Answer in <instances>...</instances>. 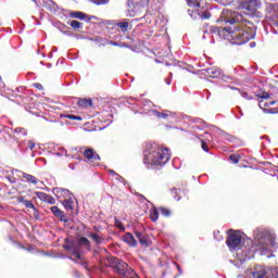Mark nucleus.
<instances>
[{"mask_svg":"<svg viewBox=\"0 0 278 278\" xmlns=\"http://www.w3.org/2000/svg\"><path fill=\"white\" fill-rule=\"evenodd\" d=\"M177 194H186V191H184V190H178Z\"/></svg>","mask_w":278,"mask_h":278,"instance_id":"obj_44","label":"nucleus"},{"mask_svg":"<svg viewBox=\"0 0 278 278\" xmlns=\"http://www.w3.org/2000/svg\"><path fill=\"white\" fill-rule=\"evenodd\" d=\"M109 173H111V175H116V172H114V169H110Z\"/></svg>","mask_w":278,"mask_h":278,"instance_id":"obj_45","label":"nucleus"},{"mask_svg":"<svg viewBox=\"0 0 278 278\" xmlns=\"http://www.w3.org/2000/svg\"><path fill=\"white\" fill-rule=\"evenodd\" d=\"M70 25L73 29H80V27H81V23L79 21H75V20L72 21Z\"/></svg>","mask_w":278,"mask_h":278,"instance_id":"obj_30","label":"nucleus"},{"mask_svg":"<svg viewBox=\"0 0 278 278\" xmlns=\"http://www.w3.org/2000/svg\"><path fill=\"white\" fill-rule=\"evenodd\" d=\"M257 247L261 251H263V253L268 252L270 247H275V237L270 235V232L265 231L261 237Z\"/></svg>","mask_w":278,"mask_h":278,"instance_id":"obj_4","label":"nucleus"},{"mask_svg":"<svg viewBox=\"0 0 278 278\" xmlns=\"http://www.w3.org/2000/svg\"><path fill=\"white\" fill-rule=\"evenodd\" d=\"M127 14L130 16V18H134L136 16V8H138V0H127Z\"/></svg>","mask_w":278,"mask_h":278,"instance_id":"obj_10","label":"nucleus"},{"mask_svg":"<svg viewBox=\"0 0 278 278\" xmlns=\"http://www.w3.org/2000/svg\"><path fill=\"white\" fill-rule=\"evenodd\" d=\"M202 3H203V1H206V0H200Z\"/></svg>","mask_w":278,"mask_h":278,"instance_id":"obj_51","label":"nucleus"},{"mask_svg":"<svg viewBox=\"0 0 278 278\" xmlns=\"http://www.w3.org/2000/svg\"><path fill=\"white\" fill-rule=\"evenodd\" d=\"M181 199V197H178V201Z\"/></svg>","mask_w":278,"mask_h":278,"instance_id":"obj_52","label":"nucleus"},{"mask_svg":"<svg viewBox=\"0 0 278 278\" xmlns=\"http://www.w3.org/2000/svg\"><path fill=\"white\" fill-rule=\"evenodd\" d=\"M251 47H255V42H252V43H251Z\"/></svg>","mask_w":278,"mask_h":278,"instance_id":"obj_49","label":"nucleus"},{"mask_svg":"<svg viewBox=\"0 0 278 278\" xmlns=\"http://www.w3.org/2000/svg\"><path fill=\"white\" fill-rule=\"evenodd\" d=\"M70 260H72V262H75L76 264H79V262H77V261L74 260L73 257H70Z\"/></svg>","mask_w":278,"mask_h":278,"instance_id":"obj_47","label":"nucleus"},{"mask_svg":"<svg viewBox=\"0 0 278 278\" xmlns=\"http://www.w3.org/2000/svg\"><path fill=\"white\" fill-rule=\"evenodd\" d=\"M156 116H157V118H168V115H167V114H165V113H160V112L156 113Z\"/></svg>","mask_w":278,"mask_h":278,"instance_id":"obj_37","label":"nucleus"},{"mask_svg":"<svg viewBox=\"0 0 278 278\" xmlns=\"http://www.w3.org/2000/svg\"><path fill=\"white\" fill-rule=\"evenodd\" d=\"M253 278H278L277 269H268L266 270L264 266L257 265L254 267V271L252 273Z\"/></svg>","mask_w":278,"mask_h":278,"instance_id":"obj_5","label":"nucleus"},{"mask_svg":"<svg viewBox=\"0 0 278 278\" xmlns=\"http://www.w3.org/2000/svg\"><path fill=\"white\" fill-rule=\"evenodd\" d=\"M80 264H81V266H84L85 268H88V263H87V262H81Z\"/></svg>","mask_w":278,"mask_h":278,"instance_id":"obj_43","label":"nucleus"},{"mask_svg":"<svg viewBox=\"0 0 278 278\" xmlns=\"http://www.w3.org/2000/svg\"><path fill=\"white\" fill-rule=\"evenodd\" d=\"M264 112H267L268 114H277V112L273 111V109L270 110H266V109H263Z\"/></svg>","mask_w":278,"mask_h":278,"instance_id":"obj_41","label":"nucleus"},{"mask_svg":"<svg viewBox=\"0 0 278 278\" xmlns=\"http://www.w3.org/2000/svg\"><path fill=\"white\" fill-rule=\"evenodd\" d=\"M206 75L212 79H216V77H220V68L214 66L206 70Z\"/></svg>","mask_w":278,"mask_h":278,"instance_id":"obj_15","label":"nucleus"},{"mask_svg":"<svg viewBox=\"0 0 278 278\" xmlns=\"http://www.w3.org/2000/svg\"><path fill=\"white\" fill-rule=\"evenodd\" d=\"M15 134H21L22 136H27V130L22 127H17L14 129Z\"/></svg>","mask_w":278,"mask_h":278,"instance_id":"obj_32","label":"nucleus"},{"mask_svg":"<svg viewBox=\"0 0 278 278\" xmlns=\"http://www.w3.org/2000/svg\"><path fill=\"white\" fill-rule=\"evenodd\" d=\"M243 99H248V101H251V99H253V97L249 96V93L244 92L242 93Z\"/></svg>","mask_w":278,"mask_h":278,"instance_id":"obj_39","label":"nucleus"},{"mask_svg":"<svg viewBox=\"0 0 278 278\" xmlns=\"http://www.w3.org/2000/svg\"><path fill=\"white\" fill-rule=\"evenodd\" d=\"M170 160V150L157 143H147L143 152V164L164 166Z\"/></svg>","mask_w":278,"mask_h":278,"instance_id":"obj_2","label":"nucleus"},{"mask_svg":"<svg viewBox=\"0 0 278 278\" xmlns=\"http://www.w3.org/2000/svg\"><path fill=\"white\" fill-rule=\"evenodd\" d=\"M50 212H52V214H54V216L56 218H59V220H61V223H68V217H66V214H64V212L62 210H60V207L52 206L50 208Z\"/></svg>","mask_w":278,"mask_h":278,"instance_id":"obj_9","label":"nucleus"},{"mask_svg":"<svg viewBox=\"0 0 278 278\" xmlns=\"http://www.w3.org/2000/svg\"><path fill=\"white\" fill-rule=\"evenodd\" d=\"M256 97L258 99H269L270 94H268V92H266V91H262L261 93H256Z\"/></svg>","mask_w":278,"mask_h":278,"instance_id":"obj_31","label":"nucleus"},{"mask_svg":"<svg viewBox=\"0 0 278 278\" xmlns=\"http://www.w3.org/2000/svg\"><path fill=\"white\" fill-rule=\"evenodd\" d=\"M187 4L189 8H204V5H207V2H202L201 0H187Z\"/></svg>","mask_w":278,"mask_h":278,"instance_id":"obj_19","label":"nucleus"},{"mask_svg":"<svg viewBox=\"0 0 278 278\" xmlns=\"http://www.w3.org/2000/svg\"><path fill=\"white\" fill-rule=\"evenodd\" d=\"M61 203L65 210H73V200L71 198L62 200Z\"/></svg>","mask_w":278,"mask_h":278,"instance_id":"obj_24","label":"nucleus"},{"mask_svg":"<svg viewBox=\"0 0 278 278\" xmlns=\"http://www.w3.org/2000/svg\"><path fill=\"white\" fill-rule=\"evenodd\" d=\"M201 21H207L212 17V13H210V11H202L198 13Z\"/></svg>","mask_w":278,"mask_h":278,"instance_id":"obj_26","label":"nucleus"},{"mask_svg":"<svg viewBox=\"0 0 278 278\" xmlns=\"http://www.w3.org/2000/svg\"><path fill=\"white\" fill-rule=\"evenodd\" d=\"M240 154H230L229 155V160L230 162H232V164H238V162H240Z\"/></svg>","mask_w":278,"mask_h":278,"instance_id":"obj_29","label":"nucleus"},{"mask_svg":"<svg viewBox=\"0 0 278 278\" xmlns=\"http://www.w3.org/2000/svg\"><path fill=\"white\" fill-rule=\"evenodd\" d=\"M63 249L65 251H77V248H75V241L74 240H71L68 238L65 239V244H63Z\"/></svg>","mask_w":278,"mask_h":278,"instance_id":"obj_18","label":"nucleus"},{"mask_svg":"<svg viewBox=\"0 0 278 278\" xmlns=\"http://www.w3.org/2000/svg\"><path fill=\"white\" fill-rule=\"evenodd\" d=\"M84 157H86L88 162H101V156L97 154L92 148L85 149Z\"/></svg>","mask_w":278,"mask_h":278,"instance_id":"obj_7","label":"nucleus"},{"mask_svg":"<svg viewBox=\"0 0 278 278\" xmlns=\"http://www.w3.org/2000/svg\"><path fill=\"white\" fill-rule=\"evenodd\" d=\"M35 218H38L40 216V213L38 212V208H33Z\"/></svg>","mask_w":278,"mask_h":278,"instance_id":"obj_40","label":"nucleus"},{"mask_svg":"<svg viewBox=\"0 0 278 278\" xmlns=\"http://www.w3.org/2000/svg\"><path fill=\"white\" fill-rule=\"evenodd\" d=\"M70 16L72 18H78L79 21H84V18H86V14H84V12L80 11H75L70 13Z\"/></svg>","mask_w":278,"mask_h":278,"instance_id":"obj_23","label":"nucleus"},{"mask_svg":"<svg viewBox=\"0 0 278 278\" xmlns=\"http://www.w3.org/2000/svg\"><path fill=\"white\" fill-rule=\"evenodd\" d=\"M78 247H85L87 251H92V244H90V240L86 237H81L77 241Z\"/></svg>","mask_w":278,"mask_h":278,"instance_id":"obj_16","label":"nucleus"},{"mask_svg":"<svg viewBox=\"0 0 278 278\" xmlns=\"http://www.w3.org/2000/svg\"><path fill=\"white\" fill-rule=\"evenodd\" d=\"M258 105H260V108L262 109V102H260V104H258Z\"/></svg>","mask_w":278,"mask_h":278,"instance_id":"obj_50","label":"nucleus"},{"mask_svg":"<svg viewBox=\"0 0 278 278\" xmlns=\"http://www.w3.org/2000/svg\"><path fill=\"white\" fill-rule=\"evenodd\" d=\"M17 203H23L27 210H36V205L30 200H26L25 197H17Z\"/></svg>","mask_w":278,"mask_h":278,"instance_id":"obj_12","label":"nucleus"},{"mask_svg":"<svg viewBox=\"0 0 278 278\" xmlns=\"http://www.w3.org/2000/svg\"><path fill=\"white\" fill-rule=\"evenodd\" d=\"M28 147H29L30 151H34V149H36V143L34 141H29Z\"/></svg>","mask_w":278,"mask_h":278,"instance_id":"obj_38","label":"nucleus"},{"mask_svg":"<svg viewBox=\"0 0 278 278\" xmlns=\"http://www.w3.org/2000/svg\"><path fill=\"white\" fill-rule=\"evenodd\" d=\"M62 192H63V194H68V190H66V189H63Z\"/></svg>","mask_w":278,"mask_h":278,"instance_id":"obj_46","label":"nucleus"},{"mask_svg":"<svg viewBox=\"0 0 278 278\" xmlns=\"http://www.w3.org/2000/svg\"><path fill=\"white\" fill-rule=\"evenodd\" d=\"M110 45H112V47H118V42L116 41H110Z\"/></svg>","mask_w":278,"mask_h":278,"instance_id":"obj_42","label":"nucleus"},{"mask_svg":"<svg viewBox=\"0 0 278 278\" xmlns=\"http://www.w3.org/2000/svg\"><path fill=\"white\" fill-rule=\"evenodd\" d=\"M124 242H126V244H128L129 247H138V242L136 241V238H134V235H131L130 232H127L124 237H123Z\"/></svg>","mask_w":278,"mask_h":278,"instance_id":"obj_14","label":"nucleus"},{"mask_svg":"<svg viewBox=\"0 0 278 278\" xmlns=\"http://www.w3.org/2000/svg\"><path fill=\"white\" fill-rule=\"evenodd\" d=\"M121 260L116 256H111L108 258V265L115 270V268L118 266V263Z\"/></svg>","mask_w":278,"mask_h":278,"instance_id":"obj_22","label":"nucleus"},{"mask_svg":"<svg viewBox=\"0 0 278 278\" xmlns=\"http://www.w3.org/2000/svg\"><path fill=\"white\" fill-rule=\"evenodd\" d=\"M160 218V211L157 210V207H152L150 208V220H152V223H157Z\"/></svg>","mask_w":278,"mask_h":278,"instance_id":"obj_20","label":"nucleus"},{"mask_svg":"<svg viewBox=\"0 0 278 278\" xmlns=\"http://www.w3.org/2000/svg\"><path fill=\"white\" fill-rule=\"evenodd\" d=\"M35 194L37 199H40V201H43V203H49V205H55V198H53V195L40 191H37Z\"/></svg>","mask_w":278,"mask_h":278,"instance_id":"obj_8","label":"nucleus"},{"mask_svg":"<svg viewBox=\"0 0 278 278\" xmlns=\"http://www.w3.org/2000/svg\"><path fill=\"white\" fill-rule=\"evenodd\" d=\"M110 3V0H96L97 5H105Z\"/></svg>","mask_w":278,"mask_h":278,"instance_id":"obj_35","label":"nucleus"},{"mask_svg":"<svg viewBox=\"0 0 278 278\" xmlns=\"http://www.w3.org/2000/svg\"><path fill=\"white\" fill-rule=\"evenodd\" d=\"M229 251H240L242 249V235L238 230H229L226 239Z\"/></svg>","mask_w":278,"mask_h":278,"instance_id":"obj_3","label":"nucleus"},{"mask_svg":"<svg viewBox=\"0 0 278 278\" xmlns=\"http://www.w3.org/2000/svg\"><path fill=\"white\" fill-rule=\"evenodd\" d=\"M34 2H36V0H33Z\"/></svg>","mask_w":278,"mask_h":278,"instance_id":"obj_54","label":"nucleus"},{"mask_svg":"<svg viewBox=\"0 0 278 278\" xmlns=\"http://www.w3.org/2000/svg\"><path fill=\"white\" fill-rule=\"evenodd\" d=\"M72 253L76 257V260H81V254L77 250H74Z\"/></svg>","mask_w":278,"mask_h":278,"instance_id":"obj_36","label":"nucleus"},{"mask_svg":"<svg viewBox=\"0 0 278 278\" xmlns=\"http://www.w3.org/2000/svg\"><path fill=\"white\" fill-rule=\"evenodd\" d=\"M229 23L227 27H213L211 31L214 34H219L225 40H229L232 45H247L249 40H253L255 35L253 30H249L247 25H249V20L244 18V15L240 13H235L229 20L226 21Z\"/></svg>","mask_w":278,"mask_h":278,"instance_id":"obj_1","label":"nucleus"},{"mask_svg":"<svg viewBox=\"0 0 278 278\" xmlns=\"http://www.w3.org/2000/svg\"><path fill=\"white\" fill-rule=\"evenodd\" d=\"M275 103H276L275 101H270L269 105H275Z\"/></svg>","mask_w":278,"mask_h":278,"instance_id":"obj_48","label":"nucleus"},{"mask_svg":"<svg viewBox=\"0 0 278 278\" xmlns=\"http://www.w3.org/2000/svg\"><path fill=\"white\" fill-rule=\"evenodd\" d=\"M88 238H91L94 244H105V238L101 237L99 232H90Z\"/></svg>","mask_w":278,"mask_h":278,"instance_id":"obj_13","label":"nucleus"},{"mask_svg":"<svg viewBox=\"0 0 278 278\" xmlns=\"http://www.w3.org/2000/svg\"><path fill=\"white\" fill-rule=\"evenodd\" d=\"M78 108H92V99L80 98L77 102Z\"/></svg>","mask_w":278,"mask_h":278,"instance_id":"obj_17","label":"nucleus"},{"mask_svg":"<svg viewBox=\"0 0 278 278\" xmlns=\"http://www.w3.org/2000/svg\"><path fill=\"white\" fill-rule=\"evenodd\" d=\"M22 177H23V179H26V181H28V184H34L35 186H36V184H38V179L34 175L23 173Z\"/></svg>","mask_w":278,"mask_h":278,"instance_id":"obj_21","label":"nucleus"},{"mask_svg":"<svg viewBox=\"0 0 278 278\" xmlns=\"http://www.w3.org/2000/svg\"><path fill=\"white\" fill-rule=\"evenodd\" d=\"M61 118H68L70 121H84L81 116L73 114H63L61 115Z\"/></svg>","mask_w":278,"mask_h":278,"instance_id":"obj_25","label":"nucleus"},{"mask_svg":"<svg viewBox=\"0 0 278 278\" xmlns=\"http://www.w3.org/2000/svg\"><path fill=\"white\" fill-rule=\"evenodd\" d=\"M200 142L203 151H206V152L210 151V147H207V143L203 141V139H200Z\"/></svg>","mask_w":278,"mask_h":278,"instance_id":"obj_33","label":"nucleus"},{"mask_svg":"<svg viewBox=\"0 0 278 278\" xmlns=\"http://www.w3.org/2000/svg\"><path fill=\"white\" fill-rule=\"evenodd\" d=\"M159 212H161L162 216H165V218L170 217V210H168L167 207L161 206L159 208Z\"/></svg>","mask_w":278,"mask_h":278,"instance_id":"obj_27","label":"nucleus"},{"mask_svg":"<svg viewBox=\"0 0 278 278\" xmlns=\"http://www.w3.org/2000/svg\"><path fill=\"white\" fill-rule=\"evenodd\" d=\"M117 27H119L121 30L125 33L129 29V23L128 22H119V23H117Z\"/></svg>","mask_w":278,"mask_h":278,"instance_id":"obj_28","label":"nucleus"},{"mask_svg":"<svg viewBox=\"0 0 278 278\" xmlns=\"http://www.w3.org/2000/svg\"><path fill=\"white\" fill-rule=\"evenodd\" d=\"M33 88H36L37 90H45V87L40 83L33 84Z\"/></svg>","mask_w":278,"mask_h":278,"instance_id":"obj_34","label":"nucleus"},{"mask_svg":"<svg viewBox=\"0 0 278 278\" xmlns=\"http://www.w3.org/2000/svg\"><path fill=\"white\" fill-rule=\"evenodd\" d=\"M136 237L139 240V244H141V247H149L150 241H149V236L140 232V231H136Z\"/></svg>","mask_w":278,"mask_h":278,"instance_id":"obj_11","label":"nucleus"},{"mask_svg":"<svg viewBox=\"0 0 278 278\" xmlns=\"http://www.w3.org/2000/svg\"><path fill=\"white\" fill-rule=\"evenodd\" d=\"M91 1H93L96 3L97 0H91Z\"/></svg>","mask_w":278,"mask_h":278,"instance_id":"obj_53","label":"nucleus"},{"mask_svg":"<svg viewBox=\"0 0 278 278\" xmlns=\"http://www.w3.org/2000/svg\"><path fill=\"white\" fill-rule=\"evenodd\" d=\"M262 3H260V0H241L240 8L241 10H248V12H254L256 16H260V13H257V10H260V7Z\"/></svg>","mask_w":278,"mask_h":278,"instance_id":"obj_6","label":"nucleus"}]
</instances>
